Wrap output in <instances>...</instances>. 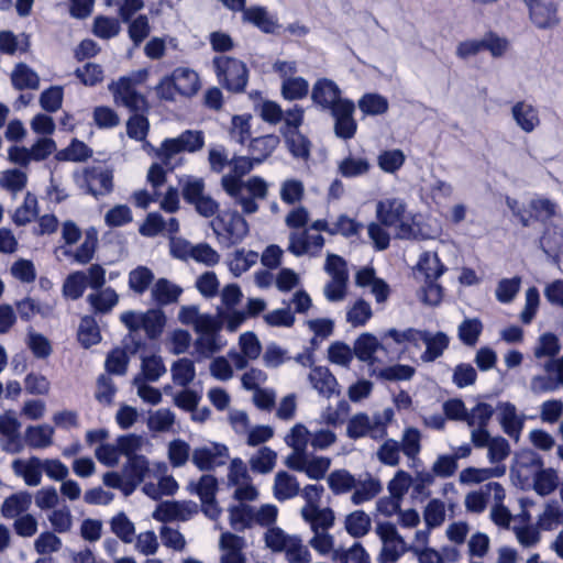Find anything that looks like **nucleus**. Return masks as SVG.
Segmentation results:
<instances>
[{"mask_svg":"<svg viewBox=\"0 0 563 563\" xmlns=\"http://www.w3.org/2000/svg\"><path fill=\"white\" fill-rule=\"evenodd\" d=\"M254 164L253 157L234 156L230 161L233 174L224 175L221 179L223 190L241 206L245 214L257 212L256 199H265L268 194V185L262 177L253 176L246 181L241 179L253 169Z\"/></svg>","mask_w":563,"mask_h":563,"instance_id":"1","label":"nucleus"},{"mask_svg":"<svg viewBox=\"0 0 563 563\" xmlns=\"http://www.w3.org/2000/svg\"><path fill=\"white\" fill-rule=\"evenodd\" d=\"M121 322L130 330V338L134 347L125 343V347L131 353H136L142 345L141 340H135L134 333L143 329L150 339H156L161 335L166 322V317L161 309H150L146 312L125 311L120 316Z\"/></svg>","mask_w":563,"mask_h":563,"instance_id":"2","label":"nucleus"},{"mask_svg":"<svg viewBox=\"0 0 563 563\" xmlns=\"http://www.w3.org/2000/svg\"><path fill=\"white\" fill-rule=\"evenodd\" d=\"M393 419V408H385L382 412H375L372 417L365 412H358L350 418L346 434L354 440L365 437L382 440L387 435V426Z\"/></svg>","mask_w":563,"mask_h":563,"instance_id":"3","label":"nucleus"},{"mask_svg":"<svg viewBox=\"0 0 563 563\" xmlns=\"http://www.w3.org/2000/svg\"><path fill=\"white\" fill-rule=\"evenodd\" d=\"M212 65L218 81L223 88L233 93H241L245 90L249 70L242 60L220 55L212 59Z\"/></svg>","mask_w":563,"mask_h":563,"instance_id":"4","label":"nucleus"},{"mask_svg":"<svg viewBox=\"0 0 563 563\" xmlns=\"http://www.w3.org/2000/svg\"><path fill=\"white\" fill-rule=\"evenodd\" d=\"M210 225L224 247L239 244L249 233V224L238 211L221 212L211 220Z\"/></svg>","mask_w":563,"mask_h":563,"instance_id":"5","label":"nucleus"},{"mask_svg":"<svg viewBox=\"0 0 563 563\" xmlns=\"http://www.w3.org/2000/svg\"><path fill=\"white\" fill-rule=\"evenodd\" d=\"M146 76V70H140L110 84L109 90L112 91L115 102L133 112L145 110L147 108L146 98L136 90V85L142 84Z\"/></svg>","mask_w":563,"mask_h":563,"instance_id":"6","label":"nucleus"},{"mask_svg":"<svg viewBox=\"0 0 563 563\" xmlns=\"http://www.w3.org/2000/svg\"><path fill=\"white\" fill-rule=\"evenodd\" d=\"M146 76V70H140L110 84L109 90L112 91L115 102L133 112L145 110L147 108L146 98L136 90V85L142 84Z\"/></svg>","mask_w":563,"mask_h":563,"instance_id":"7","label":"nucleus"},{"mask_svg":"<svg viewBox=\"0 0 563 563\" xmlns=\"http://www.w3.org/2000/svg\"><path fill=\"white\" fill-rule=\"evenodd\" d=\"M375 532L382 542L378 563H396L405 553H410L412 547L406 543L394 523L377 522Z\"/></svg>","mask_w":563,"mask_h":563,"instance_id":"8","label":"nucleus"},{"mask_svg":"<svg viewBox=\"0 0 563 563\" xmlns=\"http://www.w3.org/2000/svg\"><path fill=\"white\" fill-rule=\"evenodd\" d=\"M187 489L191 494L199 496L202 505V511L207 517L210 519H217L220 516L221 509L216 500L218 481L213 475L205 474L198 479V482L191 481L188 484Z\"/></svg>","mask_w":563,"mask_h":563,"instance_id":"9","label":"nucleus"},{"mask_svg":"<svg viewBox=\"0 0 563 563\" xmlns=\"http://www.w3.org/2000/svg\"><path fill=\"white\" fill-rule=\"evenodd\" d=\"M112 172L102 166H92L85 168L82 176L78 179L81 188L91 196L99 198L109 195L113 189Z\"/></svg>","mask_w":563,"mask_h":563,"instance_id":"10","label":"nucleus"},{"mask_svg":"<svg viewBox=\"0 0 563 563\" xmlns=\"http://www.w3.org/2000/svg\"><path fill=\"white\" fill-rule=\"evenodd\" d=\"M334 120V134L342 140H351L357 131V122L354 119L355 104L350 99H344L334 109L329 111Z\"/></svg>","mask_w":563,"mask_h":563,"instance_id":"11","label":"nucleus"},{"mask_svg":"<svg viewBox=\"0 0 563 563\" xmlns=\"http://www.w3.org/2000/svg\"><path fill=\"white\" fill-rule=\"evenodd\" d=\"M21 422L12 410L0 415V445L8 453H20L23 448V441L20 433Z\"/></svg>","mask_w":563,"mask_h":563,"instance_id":"12","label":"nucleus"},{"mask_svg":"<svg viewBox=\"0 0 563 563\" xmlns=\"http://www.w3.org/2000/svg\"><path fill=\"white\" fill-rule=\"evenodd\" d=\"M222 329V321L216 317L211 320V325L207 330H199L196 333L198 338L195 341V349L197 353L203 357H211L218 353L227 344L225 340L220 334Z\"/></svg>","mask_w":563,"mask_h":563,"instance_id":"13","label":"nucleus"},{"mask_svg":"<svg viewBox=\"0 0 563 563\" xmlns=\"http://www.w3.org/2000/svg\"><path fill=\"white\" fill-rule=\"evenodd\" d=\"M228 459L229 449L221 443L196 448L191 454V462L200 471H212L218 466L224 465Z\"/></svg>","mask_w":563,"mask_h":563,"instance_id":"14","label":"nucleus"},{"mask_svg":"<svg viewBox=\"0 0 563 563\" xmlns=\"http://www.w3.org/2000/svg\"><path fill=\"white\" fill-rule=\"evenodd\" d=\"M406 212V203L401 199H388L386 201H379L377 205V217L385 225H398L399 235L406 238L410 234V225L404 223V217Z\"/></svg>","mask_w":563,"mask_h":563,"instance_id":"15","label":"nucleus"},{"mask_svg":"<svg viewBox=\"0 0 563 563\" xmlns=\"http://www.w3.org/2000/svg\"><path fill=\"white\" fill-rule=\"evenodd\" d=\"M341 89L331 79H318L311 90V100L322 111H331L345 98L341 97Z\"/></svg>","mask_w":563,"mask_h":563,"instance_id":"16","label":"nucleus"},{"mask_svg":"<svg viewBox=\"0 0 563 563\" xmlns=\"http://www.w3.org/2000/svg\"><path fill=\"white\" fill-rule=\"evenodd\" d=\"M525 462L523 465H529L536 470L534 475V489L538 494L545 496L551 494L558 486V475L556 473L549 468L543 470L542 459L536 453H529L523 456Z\"/></svg>","mask_w":563,"mask_h":563,"instance_id":"17","label":"nucleus"},{"mask_svg":"<svg viewBox=\"0 0 563 563\" xmlns=\"http://www.w3.org/2000/svg\"><path fill=\"white\" fill-rule=\"evenodd\" d=\"M530 19L539 29H550L559 24L558 7L552 0H525Z\"/></svg>","mask_w":563,"mask_h":563,"instance_id":"18","label":"nucleus"},{"mask_svg":"<svg viewBox=\"0 0 563 563\" xmlns=\"http://www.w3.org/2000/svg\"><path fill=\"white\" fill-rule=\"evenodd\" d=\"M324 245L321 234H309L308 230L290 232L288 251L295 256L318 255Z\"/></svg>","mask_w":563,"mask_h":563,"instance_id":"19","label":"nucleus"},{"mask_svg":"<svg viewBox=\"0 0 563 563\" xmlns=\"http://www.w3.org/2000/svg\"><path fill=\"white\" fill-rule=\"evenodd\" d=\"M197 514V505L191 501H164L153 512V518L161 522L189 520Z\"/></svg>","mask_w":563,"mask_h":563,"instance_id":"20","label":"nucleus"},{"mask_svg":"<svg viewBox=\"0 0 563 563\" xmlns=\"http://www.w3.org/2000/svg\"><path fill=\"white\" fill-rule=\"evenodd\" d=\"M498 421L503 431L516 442L519 441L523 429L525 417L518 415L517 408L511 402H499L497 406Z\"/></svg>","mask_w":563,"mask_h":563,"instance_id":"21","label":"nucleus"},{"mask_svg":"<svg viewBox=\"0 0 563 563\" xmlns=\"http://www.w3.org/2000/svg\"><path fill=\"white\" fill-rule=\"evenodd\" d=\"M125 484V496L131 495L136 487L144 481L150 472L148 460L143 456H130L122 467Z\"/></svg>","mask_w":563,"mask_h":563,"instance_id":"22","label":"nucleus"},{"mask_svg":"<svg viewBox=\"0 0 563 563\" xmlns=\"http://www.w3.org/2000/svg\"><path fill=\"white\" fill-rule=\"evenodd\" d=\"M383 489L382 483L371 473L365 472L356 477V485L353 487L351 501L361 505L374 499Z\"/></svg>","mask_w":563,"mask_h":563,"instance_id":"23","label":"nucleus"},{"mask_svg":"<svg viewBox=\"0 0 563 563\" xmlns=\"http://www.w3.org/2000/svg\"><path fill=\"white\" fill-rule=\"evenodd\" d=\"M308 378L312 387L322 397L330 398L335 394H340L336 378L325 366L312 367Z\"/></svg>","mask_w":563,"mask_h":563,"instance_id":"24","label":"nucleus"},{"mask_svg":"<svg viewBox=\"0 0 563 563\" xmlns=\"http://www.w3.org/2000/svg\"><path fill=\"white\" fill-rule=\"evenodd\" d=\"M511 117L526 133H532L541 123L538 109L527 101L516 102L511 108Z\"/></svg>","mask_w":563,"mask_h":563,"instance_id":"25","label":"nucleus"},{"mask_svg":"<svg viewBox=\"0 0 563 563\" xmlns=\"http://www.w3.org/2000/svg\"><path fill=\"white\" fill-rule=\"evenodd\" d=\"M12 470L16 476H21L27 486H37L42 482V459L31 456L27 461L14 460Z\"/></svg>","mask_w":563,"mask_h":563,"instance_id":"26","label":"nucleus"},{"mask_svg":"<svg viewBox=\"0 0 563 563\" xmlns=\"http://www.w3.org/2000/svg\"><path fill=\"white\" fill-rule=\"evenodd\" d=\"M96 314L109 313L119 302V295L111 287L104 286L89 294L86 298Z\"/></svg>","mask_w":563,"mask_h":563,"instance_id":"27","label":"nucleus"},{"mask_svg":"<svg viewBox=\"0 0 563 563\" xmlns=\"http://www.w3.org/2000/svg\"><path fill=\"white\" fill-rule=\"evenodd\" d=\"M301 516L313 532L328 531L334 523V514L330 508L302 507Z\"/></svg>","mask_w":563,"mask_h":563,"instance_id":"28","label":"nucleus"},{"mask_svg":"<svg viewBox=\"0 0 563 563\" xmlns=\"http://www.w3.org/2000/svg\"><path fill=\"white\" fill-rule=\"evenodd\" d=\"M422 342L426 345V351L421 354V360L424 363H430L443 355L444 351L449 347L450 338L441 331L434 334L427 331Z\"/></svg>","mask_w":563,"mask_h":563,"instance_id":"29","label":"nucleus"},{"mask_svg":"<svg viewBox=\"0 0 563 563\" xmlns=\"http://www.w3.org/2000/svg\"><path fill=\"white\" fill-rule=\"evenodd\" d=\"M183 289L166 278L156 280L151 289V297L158 306H167L178 300Z\"/></svg>","mask_w":563,"mask_h":563,"instance_id":"30","label":"nucleus"},{"mask_svg":"<svg viewBox=\"0 0 563 563\" xmlns=\"http://www.w3.org/2000/svg\"><path fill=\"white\" fill-rule=\"evenodd\" d=\"M300 493V486L297 478L285 472L279 471L275 475L274 496L277 500L284 501L294 498Z\"/></svg>","mask_w":563,"mask_h":563,"instance_id":"31","label":"nucleus"},{"mask_svg":"<svg viewBox=\"0 0 563 563\" xmlns=\"http://www.w3.org/2000/svg\"><path fill=\"white\" fill-rule=\"evenodd\" d=\"M298 536L288 534L279 527H271L264 533L266 548L273 553H286Z\"/></svg>","mask_w":563,"mask_h":563,"instance_id":"32","label":"nucleus"},{"mask_svg":"<svg viewBox=\"0 0 563 563\" xmlns=\"http://www.w3.org/2000/svg\"><path fill=\"white\" fill-rule=\"evenodd\" d=\"M298 536L288 534L279 527H271L264 533L266 548L273 553H286Z\"/></svg>","mask_w":563,"mask_h":563,"instance_id":"33","label":"nucleus"},{"mask_svg":"<svg viewBox=\"0 0 563 563\" xmlns=\"http://www.w3.org/2000/svg\"><path fill=\"white\" fill-rule=\"evenodd\" d=\"M243 21L258 27L264 33H274L278 27L277 21L269 15L264 7H250L243 12Z\"/></svg>","mask_w":563,"mask_h":563,"instance_id":"34","label":"nucleus"},{"mask_svg":"<svg viewBox=\"0 0 563 563\" xmlns=\"http://www.w3.org/2000/svg\"><path fill=\"white\" fill-rule=\"evenodd\" d=\"M32 504V495L29 492H20L7 497L1 506L4 518L13 519L22 516Z\"/></svg>","mask_w":563,"mask_h":563,"instance_id":"35","label":"nucleus"},{"mask_svg":"<svg viewBox=\"0 0 563 563\" xmlns=\"http://www.w3.org/2000/svg\"><path fill=\"white\" fill-rule=\"evenodd\" d=\"M173 76L179 95L190 97L199 90L200 80L195 70L187 67H178L173 71Z\"/></svg>","mask_w":563,"mask_h":563,"instance_id":"36","label":"nucleus"},{"mask_svg":"<svg viewBox=\"0 0 563 563\" xmlns=\"http://www.w3.org/2000/svg\"><path fill=\"white\" fill-rule=\"evenodd\" d=\"M286 145L296 158L308 159L310 156L311 143L307 136L300 133L299 130H283L282 131Z\"/></svg>","mask_w":563,"mask_h":563,"instance_id":"37","label":"nucleus"},{"mask_svg":"<svg viewBox=\"0 0 563 563\" xmlns=\"http://www.w3.org/2000/svg\"><path fill=\"white\" fill-rule=\"evenodd\" d=\"M54 428L48 424L30 426L25 430V442L32 449H45L52 445Z\"/></svg>","mask_w":563,"mask_h":563,"instance_id":"38","label":"nucleus"},{"mask_svg":"<svg viewBox=\"0 0 563 563\" xmlns=\"http://www.w3.org/2000/svg\"><path fill=\"white\" fill-rule=\"evenodd\" d=\"M11 81L18 90L37 89L40 86L38 75L24 63L15 65L11 74Z\"/></svg>","mask_w":563,"mask_h":563,"instance_id":"39","label":"nucleus"},{"mask_svg":"<svg viewBox=\"0 0 563 563\" xmlns=\"http://www.w3.org/2000/svg\"><path fill=\"white\" fill-rule=\"evenodd\" d=\"M372 165L365 157L349 155L338 165V172L345 178H356L369 173Z\"/></svg>","mask_w":563,"mask_h":563,"instance_id":"40","label":"nucleus"},{"mask_svg":"<svg viewBox=\"0 0 563 563\" xmlns=\"http://www.w3.org/2000/svg\"><path fill=\"white\" fill-rule=\"evenodd\" d=\"M399 443L401 452L412 462V465L420 462L421 432L417 428H406Z\"/></svg>","mask_w":563,"mask_h":563,"instance_id":"41","label":"nucleus"},{"mask_svg":"<svg viewBox=\"0 0 563 563\" xmlns=\"http://www.w3.org/2000/svg\"><path fill=\"white\" fill-rule=\"evenodd\" d=\"M505 473L506 466L503 464L485 468L467 467L460 473V482L463 484L482 483L489 478L504 476Z\"/></svg>","mask_w":563,"mask_h":563,"instance_id":"42","label":"nucleus"},{"mask_svg":"<svg viewBox=\"0 0 563 563\" xmlns=\"http://www.w3.org/2000/svg\"><path fill=\"white\" fill-rule=\"evenodd\" d=\"M277 453L268 446L260 448L250 460L251 471L257 474H268L276 466Z\"/></svg>","mask_w":563,"mask_h":563,"instance_id":"43","label":"nucleus"},{"mask_svg":"<svg viewBox=\"0 0 563 563\" xmlns=\"http://www.w3.org/2000/svg\"><path fill=\"white\" fill-rule=\"evenodd\" d=\"M279 144V137L274 134L255 137L250 143V152L256 164L263 163Z\"/></svg>","mask_w":563,"mask_h":563,"instance_id":"44","label":"nucleus"},{"mask_svg":"<svg viewBox=\"0 0 563 563\" xmlns=\"http://www.w3.org/2000/svg\"><path fill=\"white\" fill-rule=\"evenodd\" d=\"M216 317L211 314H202L197 306H183L178 313V319L183 324L192 325L195 332L207 330L211 325V320Z\"/></svg>","mask_w":563,"mask_h":563,"instance_id":"45","label":"nucleus"},{"mask_svg":"<svg viewBox=\"0 0 563 563\" xmlns=\"http://www.w3.org/2000/svg\"><path fill=\"white\" fill-rule=\"evenodd\" d=\"M379 347H382V345L376 336L371 333H363L354 342V356L362 362L373 364L375 361L374 354Z\"/></svg>","mask_w":563,"mask_h":563,"instance_id":"46","label":"nucleus"},{"mask_svg":"<svg viewBox=\"0 0 563 563\" xmlns=\"http://www.w3.org/2000/svg\"><path fill=\"white\" fill-rule=\"evenodd\" d=\"M331 559L336 563H369V555L358 542L350 548L334 549Z\"/></svg>","mask_w":563,"mask_h":563,"instance_id":"47","label":"nucleus"},{"mask_svg":"<svg viewBox=\"0 0 563 563\" xmlns=\"http://www.w3.org/2000/svg\"><path fill=\"white\" fill-rule=\"evenodd\" d=\"M329 488L334 495H342L353 490L356 485V477L347 470L341 468L331 472L327 478Z\"/></svg>","mask_w":563,"mask_h":563,"instance_id":"48","label":"nucleus"},{"mask_svg":"<svg viewBox=\"0 0 563 563\" xmlns=\"http://www.w3.org/2000/svg\"><path fill=\"white\" fill-rule=\"evenodd\" d=\"M38 214V202L34 194L27 191L22 206H20L13 213V222L21 227L33 221Z\"/></svg>","mask_w":563,"mask_h":563,"instance_id":"49","label":"nucleus"},{"mask_svg":"<svg viewBox=\"0 0 563 563\" xmlns=\"http://www.w3.org/2000/svg\"><path fill=\"white\" fill-rule=\"evenodd\" d=\"M280 91L286 100H301L309 93V84L303 77L286 78L282 82Z\"/></svg>","mask_w":563,"mask_h":563,"instance_id":"50","label":"nucleus"},{"mask_svg":"<svg viewBox=\"0 0 563 563\" xmlns=\"http://www.w3.org/2000/svg\"><path fill=\"white\" fill-rule=\"evenodd\" d=\"M170 372L173 382L181 387H187L196 376L195 364L187 357L174 362Z\"/></svg>","mask_w":563,"mask_h":563,"instance_id":"51","label":"nucleus"},{"mask_svg":"<svg viewBox=\"0 0 563 563\" xmlns=\"http://www.w3.org/2000/svg\"><path fill=\"white\" fill-rule=\"evenodd\" d=\"M77 336L80 344L86 349L97 344L100 341L101 336L99 327L93 317L85 316L81 318Z\"/></svg>","mask_w":563,"mask_h":563,"instance_id":"52","label":"nucleus"},{"mask_svg":"<svg viewBox=\"0 0 563 563\" xmlns=\"http://www.w3.org/2000/svg\"><path fill=\"white\" fill-rule=\"evenodd\" d=\"M141 361V373L136 377H142L148 382H157L166 373L163 360L158 355L142 356Z\"/></svg>","mask_w":563,"mask_h":563,"instance_id":"53","label":"nucleus"},{"mask_svg":"<svg viewBox=\"0 0 563 563\" xmlns=\"http://www.w3.org/2000/svg\"><path fill=\"white\" fill-rule=\"evenodd\" d=\"M538 528L544 531L555 529L558 526L563 525V508L558 501L548 503L543 512L539 516Z\"/></svg>","mask_w":563,"mask_h":563,"instance_id":"54","label":"nucleus"},{"mask_svg":"<svg viewBox=\"0 0 563 563\" xmlns=\"http://www.w3.org/2000/svg\"><path fill=\"white\" fill-rule=\"evenodd\" d=\"M111 531L124 543H132L135 536V526L125 512L117 514L110 520Z\"/></svg>","mask_w":563,"mask_h":563,"instance_id":"55","label":"nucleus"},{"mask_svg":"<svg viewBox=\"0 0 563 563\" xmlns=\"http://www.w3.org/2000/svg\"><path fill=\"white\" fill-rule=\"evenodd\" d=\"M154 273L146 266H137L129 273V287L137 295H143L153 283Z\"/></svg>","mask_w":563,"mask_h":563,"instance_id":"56","label":"nucleus"},{"mask_svg":"<svg viewBox=\"0 0 563 563\" xmlns=\"http://www.w3.org/2000/svg\"><path fill=\"white\" fill-rule=\"evenodd\" d=\"M230 525L235 531H243L253 525V507L240 504L229 509Z\"/></svg>","mask_w":563,"mask_h":563,"instance_id":"57","label":"nucleus"},{"mask_svg":"<svg viewBox=\"0 0 563 563\" xmlns=\"http://www.w3.org/2000/svg\"><path fill=\"white\" fill-rule=\"evenodd\" d=\"M406 156L399 148L387 150L379 153L377 156L378 167L388 174H395L405 164Z\"/></svg>","mask_w":563,"mask_h":563,"instance_id":"58","label":"nucleus"},{"mask_svg":"<svg viewBox=\"0 0 563 563\" xmlns=\"http://www.w3.org/2000/svg\"><path fill=\"white\" fill-rule=\"evenodd\" d=\"M357 104L365 115H379L388 110V100L378 93H365Z\"/></svg>","mask_w":563,"mask_h":563,"instance_id":"59","label":"nucleus"},{"mask_svg":"<svg viewBox=\"0 0 563 563\" xmlns=\"http://www.w3.org/2000/svg\"><path fill=\"white\" fill-rule=\"evenodd\" d=\"M483 331L482 322L476 319H465L457 329L460 341L467 346H475Z\"/></svg>","mask_w":563,"mask_h":563,"instance_id":"60","label":"nucleus"},{"mask_svg":"<svg viewBox=\"0 0 563 563\" xmlns=\"http://www.w3.org/2000/svg\"><path fill=\"white\" fill-rule=\"evenodd\" d=\"M495 410L492 405L478 402L471 410H467L466 423L470 428L488 427Z\"/></svg>","mask_w":563,"mask_h":563,"instance_id":"61","label":"nucleus"},{"mask_svg":"<svg viewBox=\"0 0 563 563\" xmlns=\"http://www.w3.org/2000/svg\"><path fill=\"white\" fill-rule=\"evenodd\" d=\"M540 246L548 256H558L563 251V232L558 228H547L540 239Z\"/></svg>","mask_w":563,"mask_h":563,"instance_id":"62","label":"nucleus"},{"mask_svg":"<svg viewBox=\"0 0 563 563\" xmlns=\"http://www.w3.org/2000/svg\"><path fill=\"white\" fill-rule=\"evenodd\" d=\"M92 155V150L84 142L73 140L64 150L56 153L57 161L84 162Z\"/></svg>","mask_w":563,"mask_h":563,"instance_id":"63","label":"nucleus"},{"mask_svg":"<svg viewBox=\"0 0 563 563\" xmlns=\"http://www.w3.org/2000/svg\"><path fill=\"white\" fill-rule=\"evenodd\" d=\"M346 531L354 538L365 536L371 528V519L363 510L350 514L345 520Z\"/></svg>","mask_w":563,"mask_h":563,"instance_id":"64","label":"nucleus"}]
</instances>
